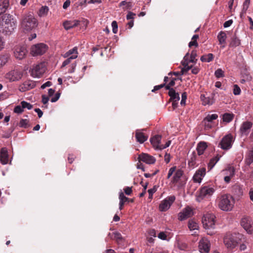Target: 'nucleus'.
<instances>
[{
	"label": "nucleus",
	"instance_id": "nucleus-7",
	"mask_svg": "<svg viewBox=\"0 0 253 253\" xmlns=\"http://www.w3.org/2000/svg\"><path fill=\"white\" fill-rule=\"evenodd\" d=\"M47 48L48 47L45 44L38 43L32 46L31 53L34 56L41 55L44 54Z\"/></svg>",
	"mask_w": 253,
	"mask_h": 253
},
{
	"label": "nucleus",
	"instance_id": "nucleus-14",
	"mask_svg": "<svg viewBox=\"0 0 253 253\" xmlns=\"http://www.w3.org/2000/svg\"><path fill=\"white\" fill-rule=\"evenodd\" d=\"M214 191V189L213 188L204 186L201 189L199 197L202 198L209 197L213 193Z\"/></svg>",
	"mask_w": 253,
	"mask_h": 253
},
{
	"label": "nucleus",
	"instance_id": "nucleus-54",
	"mask_svg": "<svg viewBox=\"0 0 253 253\" xmlns=\"http://www.w3.org/2000/svg\"><path fill=\"white\" fill-rule=\"evenodd\" d=\"M193 67V66L192 65H191L190 66H187V67H183V68H182L180 72H181V74L183 75L184 74H185L186 73H187L189 70H190L191 69H192Z\"/></svg>",
	"mask_w": 253,
	"mask_h": 253
},
{
	"label": "nucleus",
	"instance_id": "nucleus-57",
	"mask_svg": "<svg viewBox=\"0 0 253 253\" xmlns=\"http://www.w3.org/2000/svg\"><path fill=\"white\" fill-rule=\"evenodd\" d=\"M156 190L155 188H153L148 190V192L149 193V198L152 199L153 194L156 192Z\"/></svg>",
	"mask_w": 253,
	"mask_h": 253
},
{
	"label": "nucleus",
	"instance_id": "nucleus-43",
	"mask_svg": "<svg viewBox=\"0 0 253 253\" xmlns=\"http://www.w3.org/2000/svg\"><path fill=\"white\" fill-rule=\"evenodd\" d=\"M188 58H189V53H187L184 57L183 61H182L181 62L182 65L185 67H187V66H189L188 65V64L190 62H189Z\"/></svg>",
	"mask_w": 253,
	"mask_h": 253
},
{
	"label": "nucleus",
	"instance_id": "nucleus-12",
	"mask_svg": "<svg viewBox=\"0 0 253 253\" xmlns=\"http://www.w3.org/2000/svg\"><path fill=\"white\" fill-rule=\"evenodd\" d=\"M210 242L207 239L203 238L200 240L199 249L201 253H208L210 251Z\"/></svg>",
	"mask_w": 253,
	"mask_h": 253
},
{
	"label": "nucleus",
	"instance_id": "nucleus-3",
	"mask_svg": "<svg viewBox=\"0 0 253 253\" xmlns=\"http://www.w3.org/2000/svg\"><path fill=\"white\" fill-rule=\"evenodd\" d=\"M223 242L225 246L229 250L235 249L238 244L235 234H227L224 238Z\"/></svg>",
	"mask_w": 253,
	"mask_h": 253
},
{
	"label": "nucleus",
	"instance_id": "nucleus-47",
	"mask_svg": "<svg viewBox=\"0 0 253 253\" xmlns=\"http://www.w3.org/2000/svg\"><path fill=\"white\" fill-rule=\"evenodd\" d=\"M196 158V154L195 152H193L192 154L190 160L189 161V164L191 166H193L195 163V161Z\"/></svg>",
	"mask_w": 253,
	"mask_h": 253
},
{
	"label": "nucleus",
	"instance_id": "nucleus-28",
	"mask_svg": "<svg viewBox=\"0 0 253 253\" xmlns=\"http://www.w3.org/2000/svg\"><path fill=\"white\" fill-rule=\"evenodd\" d=\"M113 237H112V238L115 240L118 244H121L124 242L125 239L122 237L120 233L118 232H115L113 233Z\"/></svg>",
	"mask_w": 253,
	"mask_h": 253
},
{
	"label": "nucleus",
	"instance_id": "nucleus-31",
	"mask_svg": "<svg viewBox=\"0 0 253 253\" xmlns=\"http://www.w3.org/2000/svg\"><path fill=\"white\" fill-rule=\"evenodd\" d=\"M241 43L240 40L237 38L236 34L232 37L229 46L230 47H236L239 46Z\"/></svg>",
	"mask_w": 253,
	"mask_h": 253
},
{
	"label": "nucleus",
	"instance_id": "nucleus-19",
	"mask_svg": "<svg viewBox=\"0 0 253 253\" xmlns=\"http://www.w3.org/2000/svg\"><path fill=\"white\" fill-rule=\"evenodd\" d=\"M0 161L2 165H5L8 162V154L6 148H2L0 150Z\"/></svg>",
	"mask_w": 253,
	"mask_h": 253
},
{
	"label": "nucleus",
	"instance_id": "nucleus-55",
	"mask_svg": "<svg viewBox=\"0 0 253 253\" xmlns=\"http://www.w3.org/2000/svg\"><path fill=\"white\" fill-rule=\"evenodd\" d=\"M60 93L57 92L55 94V96L51 99V102H55L56 101H57L58 100V99L60 97Z\"/></svg>",
	"mask_w": 253,
	"mask_h": 253
},
{
	"label": "nucleus",
	"instance_id": "nucleus-15",
	"mask_svg": "<svg viewBox=\"0 0 253 253\" xmlns=\"http://www.w3.org/2000/svg\"><path fill=\"white\" fill-rule=\"evenodd\" d=\"M206 174V169L204 168L199 169L196 171L193 177V180L195 182L200 183L202 181V177Z\"/></svg>",
	"mask_w": 253,
	"mask_h": 253
},
{
	"label": "nucleus",
	"instance_id": "nucleus-45",
	"mask_svg": "<svg viewBox=\"0 0 253 253\" xmlns=\"http://www.w3.org/2000/svg\"><path fill=\"white\" fill-rule=\"evenodd\" d=\"M214 75L217 78H219L224 76V72L220 68L217 69L215 71Z\"/></svg>",
	"mask_w": 253,
	"mask_h": 253
},
{
	"label": "nucleus",
	"instance_id": "nucleus-21",
	"mask_svg": "<svg viewBox=\"0 0 253 253\" xmlns=\"http://www.w3.org/2000/svg\"><path fill=\"white\" fill-rule=\"evenodd\" d=\"M213 96V94H212L211 97H206L204 94H202L201 95L200 98L201 101H202L203 105H206L212 104L214 103Z\"/></svg>",
	"mask_w": 253,
	"mask_h": 253
},
{
	"label": "nucleus",
	"instance_id": "nucleus-8",
	"mask_svg": "<svg viewBox=\"0 0 253 253\" xmlns=\"http://www.w3.org/2000/svg\"><path fill=\"white\" fill-rule=\"evenodd\" d=\"M233 142V138L231 134H228L224 136L219 143V146L223 150H228L232 147Z\"/></svg>",
	"mask_w": 253,
	"mask_h": 253
},
{
	"label": "nucleus",
	"instance_id": "nucleus-61",
	"mask_svg": "<svg viewBox=\"0 0 253 253\" xmlns=\"http://www.w3.org/2000/svg\"><path fill=\"white\" fill-rule=\"evenodd\" d=\"M42 102L43 103V104H46L47 103L48 100H49V98L46 96L45 95H42Z\"/></svg>",
	"mask_w": 253,
	"mask_h": 253
},
{
	"label": "nucleus",
	"instance_id": "nucleus-9",
	"mask_svg": "<svg viewBox=\"0 0 253 253\" xmlns=\"http://www.w3.org/2000/svg\"><path fill=\"white\" fill-rule=\"evenodd\" d=\"M194 214V209L191 208V207H186L182 211L179 213L178 219L181 221L184 220L191 217Z\"/></svg>",
	"mask_w": 253,
	"mask_h": 253
},
{
	"label": "nucleus",
	"instance_id": "nucleus-5",
	"mask_svg": "<svg viewBox=\"0 0 253 253\" xmlns=\"http://www.w3.org/2000/svg\"><path fill=\"white\" fill-rule=\"evenodd\" d=\"M45 63L44 62H41L33 65L32 68L30 70L31 75L34 78H39L45 72Z\"/></svg>",
	"mask_w": 253,
	"mask_h": 253
},
{
	"label": "nucleus",
	"instance_id": "nucleus-26",
	"mask_svg": "<svg viewBox=\"0 0 253 253\" xmlns=\"http://www.w3.org/2000/svg\"><path fill=\"white\" fill-rule=\"evenodd\" d=\"M9 6L8 0H0V15L4 13Z\"/></svg>",
	"mask_w": 253,
	"mask_h": 253
},
{
	"label": "nucleus",
	"instance_id": "nucleus-52",
	"mask_svg": "<svg viewBox=\"0 0 253 253\" xmlns=\"http://www.w3.org/2000/svg\"><path fill=\"white\" fill-rule=\"evenodd\" d=\"M112 31L114 34H116L118 31V24L116 21H113L112 23Z\"/></svg>",
	"mask_w": 253,
	"mask_h": 253
},
{
	"label": "nucleus",
	"instance_id": "nucleus-58",
	"mask_svg": "<svg viewBox=\"0 0 253 253\" xmlns=\"http://www.w3.org/2000/svg\"><path fill=\"white\" fill-rule=\"evenodd\" d=\"M158 237L162 240H166L167 235L164 232H161L158 235Z\"/></svg>",
	"mask_w": 253,
	"mask_h": 253
},
{
	"label": "nucleus",
	"instance_id": "nucleus-60",
	"mask_svg": "<svg viewBox=\"0 0 253 253\" xmlns=\"http://www.w3.org/2000/svg\"><path fill=\"white\" fill-rule=\"evenodd\" d=\"M124 191L126 195H130L131 193H132L131 187H126V188H125L124 189Z\"/></svg>",
	"mask_w": 253,
	"mask_h": 253
},
{
	"label": "nucleus",
	"instance_id": "nucleus-4",
	"mask_svg": "<svg viewBox=\"0 0 253 253\" xmlns=\"http://www.w3.org/2000/svg\"><path fill=\"white\" fill-rule=\"evenodd\" d=\"M215 216L211 213H207L202 217V222L206 229L214 228L215 223Z\"/></svg>",
	"mask_w": 253,
	"mask_h": 253
},
{
	"label": "nucleus",
	"instance_id": "nucleus-34",
	"mask_svg": "<svg viewBox=\"0 0 253 253\" xmlns=\"http://www.w3.org/2000/svg\"><path fill=\"white\" fill-rule=\"evenodd\" d=\"M234 115L233 114L225 113L223 115V121L226 123H229L233 119Z\"/></svg>",
	"mask_w": 253,
	"mask_h": 253
},
{
	"label": "nucleus",
	"instance_id": "nucleus-33",
	"mask_svg": "<svg viewBox=\"0 0 253 253\" xmlns=\"http://www.w3.org/2000/svg\"><path fill=\"white\" fill-rule=\"evenodd\" d=\"M188 225L190 230H198L199 228L198 224L193 219L189 221Z\"/></svg>",
	"mask_w": 253,
	"mask_h": 253
},
{
	"label": "nucleus",
	"instance_id": "nucleus-23",
	"mask_svg": "<svg viewBox=\"0 0 253 253\" xmlns=\"http://www.w3.org/2000/svg\"><path fill=\"white\" fill-rule=\"evenodd\" d=\"M79 21L78 20L66 21L64 22L63 26L66 30H69L71 28L75 27L79 25Z\"/></svg>",
	"mask_w": 253,
	"mask_h": 253
},
{
	"label": "nucleus",
	"instance_id": "nucleus-63",
	"mask_svg": "<svg viewBox=\"0 0 253 253\" xmlns=\"http://www.w3.org/2000/svg\"><path fill=\"white\" fill-rule=\"evenodd\" d=\"M135 15V14L134 13H133L132 12L129 11L126 15V19L127 20L133 19L134 18L133 16Z\"/></svg>",
	"mask_w": 253,
	"mask_h": 253
},
{
	"label": "nucleus",
	"instance_id": "nucleus-40",
	"mask_svg": "<svg viewBox=\"0 0 253 253\" xmlns=\"http://www.w3.org/2000/svg\"><path fill=\"white\" fill-rule=\"evenodd\" d=\"M48 10H49V9L47 6H42L39 10V15L40 16H42L44 15H45L47 13Z\"/></svg>",
	"mask_w": 253,
	"mask_h": 253
},
{
	"label": "nucleus",
	"instance_id": "nucleus-25",
	"mask_svg": "<svg viewBox=\"0 0 253 253\" xmlns=\"http://www.w3.org/2000/svg\"><path fill=\"white\" fill-rule=\"evenodd\" d=\"M208 145L206 142L204 141L199 142L197 147V151L198 155L200 156L203 154L204 151L206 149Z\"/></svg>",
	"mask_w": 253,
	"mask_h": 253
},
{
	"label": "nucleus",
	"instance_id": "nucleus-41",
	"mask_svg": "<svg viewBox=\"0 0 253 253\" xmlns=\"http://www.w3.org/2000/svg\"><path fill=\"white\" fill-rule=\"evenodd\" d=\"M29 121L27 119H21L19 122V125L21 127L27 128L29 126Z\"/></svg>",
	"mask_w": 253,
	"mask_h": 253
},
{
	"label": "nucleus",
	"instance_id": "nucleus-51",
	"mask_svg": "<svg viewBox=\"0 0 253 253\" xmlns=\"http://www.w3.org/2000/svg\"><path fill=\"white\" fill-rule=\"evenodd\" d=\"M14 112L17 114H21L23 112V109L21 105L16 106L14 109Z\"/></svg>",
	"mask_w": 253,
	"mask_h": 253
},
{
	"label": "nucleus",
	"instance_id": "nucleus-24",
	"mask_svg": "<svg viewBox=\"0 0 253 253\" xmlns=\"http://www.w3.org/2000/svg\"><path fill=\"white\" fill-rule=\"evenodd\" d=\"M135 137L138 142L140 143H143L148 138V136L144 135V134L140 132L139 130H137L135 132Z\"/></svg>",
	"mask_w": 253,
	"mask_h": 253
},
{
	"label": "nucleus",
	"instance_id": "nucleus-27",
	"mask_svg": "<svg viewBox=\"0 0 253 253\" xmlns=\"http://www.w3.org/2000/svg\"><path fill=\"white\" fill-rule=\"evenodd\" d=\"M175 200L174 196H170L166 198L159 206H171Z\"/></svg>",
	"mask_w": 253,
	"mask_h": 253
},
{
	"label": "nucleus",
	"instance_id": "nucleus-50",
	"mask_svg": "<svg viewBox=\"0 0 253 253\" xmlns=\"http://www.w3.org/2000/svg\"><path fill=\"white\" fill-rule=\"evenodd\" d=\"M250 3V0H245L244 2L243 5V8L244 12H246V11L247 10L249 4Z\"/></svg>",
	"mask_w": 253,
	"mask_h": 253
},
{
	"label": "nucleus",
	"instance_id": "nucleus-6",
	"mask_svg": "<svg viewBox=\"0 0 253 253\" xmlns=\"http://www.w3.org/2000/svg\"><path fill=\"white\" fill-rule=\"evenodd\" d=\"M240 223L248 234L253 235V221L250 217L244 216L241 219Z\"/></svg>",
	"mask_w": 253,
	"mask_h": 253
},
{
	"label": "nucleus",
	"instance_id": "nucleus-59",
	"mask_svg": "<svg viewBox=\"0 0 253 253\" xmlns=\"http://www.w3.org/2000/svg\"><path fill=\"white\" fill-rule=\"evenodd\" d=\"M165 86V84H163L160 85H156L154 86V89L152 90V92H154L156 90H159Z\"/></svg>",
	"mask_w": 253,
	"mask_h": 253
},
{
	"label": "nucleus",
	"instance_id": "nucleus-16",
	"mask_svg": "<svg viewBox=\"0 0 253 253\" xmlns=\"http://www.w3.org/2000/svg\"><path fill=\"white\" fill-rule=\"evenodd\" d=\"M253 126V123L251 122H244L241 125L240 131L242 134L247 135L249 133L250 129Z\"/></svg>",
	"mask_w": 253,
	"mask_h": 253
},
{
	"label": "nucleus",
	"instance_id": "nucleus-17",
	"mask_svg": "<svg viewBox=\"0 0 253 253\" xmlns=\"http://www.w3.org/2000/svg\"><path fill=\"white\" fill-rule=\"evenodd\" d=\"M232 193L234 194L235 198L237 201L243 195V191L242 187L238 185H235L232 187Z\"/></svg>",
	"mask_w": 253,
	"mask_h": 253
},
{
	"label": "nucleus",
	"instance_id": "nucleus-36",
	"mask_svg": "<svg viewBox=\"0 0 253 253\" xmlns=\"http://www.w3.org/2000/svg\"><path fill=\"white\" fill-rule=\"evenodd\" d=\"M9 58L8 54L2 55L0 56V67L5 65L8 61Z\"/></svg>",
	"mask_w": 253,
	"mask_h": 253
},
{
	"label": "nucleus",
	"instance_id": "nucleus-11",
	"mask_svg": "<svg viewBox=\"0 0 253 253\" xmlns=\"http://www.w3.org/2000/svg\"><path fill=\"white\" fill-rule=\"evenodd\" d=\"M235 199L230 195L224 194L221 196L220 206H233Z\"/></svg>",
	"mask_w": 253,
	"mask_h": 253
},
{
	"label": "nucleus",
	"instance_id": "nucleus-42",
	"mask_svg": "<svg viewBox=\"0 0 253 253\" xmlns=\"http://www.w3.org/2000/svg\"><path fill=\"white\" fill-rule=\"evenodd\" d=\"M218 117V116L217 114H214L212 115H208L205 119V121H207L208 122H211L213 120H214L216 119Z\"/></svg>",
	"mask_w": 253,
	"mask_h": 253
},
{
	"label": "nucleus",
	"instance_id": "nucleus-49",
	"mask_svg": "<svg viewBox=\"0 0 253 253\" xmlns=\"http://www.w3.org/2000/svg\"><path fill=\"white\" fill-rule=\"evenodd\" d=\"M241 89L239 86L237 84L234 85L233 93L234 95H237L240 94Z\"/></svg>",
	"mask_w": 253,
	"mask_h": 253
},
{
	"label": "nucleus",
	"instance_id": "nucleus-46",
	"mask_svg": "<svg viewBox=\"0 0 253 253\" xmlns=\"http://www.w3.org/2000/svg\"><path fill=\"white\" fill-rule=\"evenodd\" d=\"M74 53H76V54H77L78 53V51H77V48L76 47H74L73 49H70L68 51H67L65 54V55H64V57H68V56H69L70 55L72 54H74Z\"/></svg>",
	"mask_w": 253,
	"mask_h": 253
},
{
	"label": "nucleus",
	"instance_id": "nucleus-1",
	"mask_svg": "<svg viewBox=\"0 0 253 253\" xmlns=\"http://www.w3.org/2000/svg\"><path fill=\"white\" fill-rule=\"evenodd\" d=\"M0 19V32L5 35H10L16 28L17 22L12 16L9 14H6L1 17Z\"/></svg>",
	"mask_w": 253,
	"mask_h": 253
},
{
	"label": "nucleus",
	"instance_id": "nucleus-22",
	"mask_svg": "<svg viewBox=\"0 0 253 253\" xmlns=\"http://www.w3.org/2000/svg\"><path fill=\"white\" fill-rule=\"evenodd\" d=\"M120 203L119 206H123L125 204H129L133 202V199H130L126 197L123 192H121L119 195Z\"/></svg>",
	"mask_w": 253,
	"mask_h": 253
},
{
	"label": "nucleus",
	"instance_id": "nucleus-29",
	"mask_svg": "<svg viewBox=\"0 0 253 253\" xmlns=\"http://www.w3.org/2000/svg\"><path fill=\"white\" fill-rule=\"evenodd\" d=\"M168 94L170 96V101H178L180 100L179 93L176 92L174 89H172V91L169 92Z\"/></svg>",
	"mask_w": 253,
	"mask_h": 253
},
{
	"label": "nucleus",
	"instance_id": "nucleus-30",
	"mask_svg": "<svg viewBox=\"0 0 253 253\" xmlns=\"http://www.w3.org/2000/svg\"><path fill=\"white\" fill-rule=\"evenodd\" d=\"M183 174V171L180 169H178L176 171L173 177H172V182L173 183H176L180 177L182 176Z\"/></svg>",
	"mask_w": 253,
	"mask_h": 253
},
{
	"label": "nucleus",
	"instance_id": "nucleus-38",
	"mask_svg": "<svg viewBox=\"0 0 253 253\" xmlns=\"http://www.w3.org/2000/svg\"><path fill=\"white\" fill-rule=\"evenodd\" d=\"M197 56V51L195 50H192L191 53L190 59L189 60V62L196 63L197 61V59L196 58Z\"/></svg>",
	"mask_w": 253,
	"mask_h": 253
},
{
	"label": "nucleus",
	"instance_id": "nucleus-39",
	"mask_svg": "<svg viewBox=\"0 0 253 253\" xmlns=\"http://www.w3.org/2000/svg\"><path fill=\"white\" fill-rule=\"evenodd\" d=\"M77 57V55H72L71 57H69L63 62L61 67L63 68L65 67L66 65H68L71 62V60L76 59Z\"/></svg>",
	"mask_w": 253,
	"mask_h": 253
},
{
	"label": "nucleus",
	"instance_id": "nucleus-20",
	"mask_svg": "<svg viewBox=\"0 0 253 253\" xmlns=\"http://www.w3.org/2000/svg\"><path fill=\"white\" fill-rule=\"evenodd\" d=\"M36 86L34 82L28 81L25 82L21 86H20V90L21 91H25L33 88Z\"/></svg>",
	"mask_w": 253,
	"mask_h": 253
},
{
	"label": "nucleus",
	"instance_id": "nucleus-32",
	"mask_svg": "<svg viewBox=\"0 0 253 253\" xmlns=\"http://www.w3.org/2000/svg\"><path fill=\"white\" fill-rule=\"evenodd\" d=\"M213 59V55L212 53L204 55L201 57V60L202 62H210Z\"/></svg>",
	"mask_w": 253,
	"mask_h": 253
},
{
	"label": "nucleus",
	"instance_id": "nucleus-64",
	"mask_svg": "<svg viewBox=\"0 0 253 253\" xmlns=\"http://www.w3.org/2000/svg\"><path fill=\"white\" fill-rule=\"evenodd\" d=\"M249 161L250 163L253 162V148L249 153Z\"/></svg>",
	"mask_w": 253,
	"mask_h": 253
},
{
	"label": "nucleus",
	"instance_id": "nucleus-2",
	"mask_svg": "<svg viewBox=\"0 0 253 253\" xmlns=\"http://www.w3.org/2000/svg\"><path fill=\"white\" fill-rule=\"evenodd\" d=\"M38 25V22L34 16L29 14L25 15L21 22V28L24 31L29 32L35 28Z\"/></svg>",
	"mask_w": 253,
	"mask_h": 253
},
{
	"label": "nucleus",
	"instance_id": "nucleus-62",
	"mask_svg": "<svg viewBox=\"0 0 253 253\" xmlns=\"http://www.w3.org/2000/svg\"><path fill=\"white\" fill-rule=\"evenodd\" d=\"M71 1L70 0H66L63 5V9H67L70 5Z\"/></svg>",
	"mask_w": 253,
	"mask_h": 253
},
{
	"label": "nucleus",
	"instance_id": "nucleus-53",
	"mask_svg": "<svg viewBox=\"0 0 253 253\" xmlns=\"http://www.w3.org/2000/svg\"><path fill=\"white\" fill-rule=\"evenodd\" d=\"M187 99V93L184 92L182 94L181 100L180 101V104L181 105H185L186 100Z\"/></svg>",
	"mask_w": 253,
	"mask_h": 253
},
{
	"label": "nucleus",
	"instance_id": "nucleus-35",
	"mask_svg": "<svg viewBox=\"0 0 253 253\" xmlns=\"http://www.w3.org/2000/svg\"><path fill=\"white\" fill-rule=\"evenodd\" d=\"M219 42L220 44H223L225 43L226 39V35L224 32H220L217 36Z\"/></svg>",
	"mask_w": 253,
	"mask_h": 253
},
{
	"label": "nucleus",
	"instance_id": "nucleus-48",
	"mask_svg": "<svg viewBox=\"0 0 253 253\" xmlns=\"http://www.w3.org/2000/svg\"><path fill=\"white\" fill-rule=\"evenodd\" d=\"M234 170L232 169L230 171V173L229 175L226 176L224 177V181L226 183H229L230 181V180H231V178L234 176Z\"/></svg>",
	"mask_w": 253,
	"mask_h": 253
},
{
	"label": "nucleus",
	"instance_id": "nucleus-10",
	"mask_svg": "<svg viewBox=\"0 0 253 253\" xmlns=\"http://www.w3.org/2000/svg\"><path fill=\"white\" fill-rule=\"evenodd\" d=\"M27 53V50L24 46H19L16 47L14 51V54L15 58L19 60L24 58Z\"/></svg>",
	"mask_w": 253,
	"mask_h": 253
},
{
	"label": "nucleus",
	"instance_id": "nucleus-56",
	"mask_svg": "<svg viewBox=\"0 0 253 253\" xmlns=\"http://www.w3.org/2000/svg\"><path fill=\"white\" fill-rule=\"evenodd\" d=\"M175 169L176 167H173L169 169L168 174V178H170V177L172 175L173 173L175 171Z\"/></svg>",
	"mask_w": 253,
	"mask_h": 253
},
{
	"label": "nucleus",
	"instance_id": "nucleus-37",
	"mask_svg": "<svg viewBox=\"0 0 253 253\" xmlns=\"http://www.w3.org/2000/svg\"><path fill=\"white\" fill-rule=\"evenodd\" d=\"M219 159V157L217 155L210 160L209 163V167L210 168V169H211L214 166L216 163L218 161Z\"/></svg>",
	"mask_w": 253,
	"mask_h": 253
},
{
	"label": "nucleus",
	"instance_id": "nucleus-18",
	"mask_svg": "<svg viewBox=\"0 0 253 253\" xmlns=\"http://www.w3.org/2000/svg\"><path fill=\"white\" fill-rule=\"evenodd\" d=\"M161 139V135H155L150 138V142L155 149L160 150Z\"/></svg>",
	"mask_w": 253,
	"mask_h": 253
},
{
	"label": "nucleus",
	"instance_id": "nucleus-44",
	"mask_svg": "<svg viewBox=\"0 0 253 253\" xmlns=\"http://www.w3.org/2000/svg\"><path fill=\"white\" fill-rule=\"evenodd\" d=\"M20 104L22 106L23 109L27 108L28 109L30 110L33 108V105L32 104L25 101L21 102Z\"/></svg>",
	"mask_w": 253,
	"mask_h": 253
},
{
	"label": "nucleus",
	"instance_id": "nucleus-13",
	"mask_svg": "<svg viewBox=\"0 0 253 253\" xmlns=\"http://www.w3.org/2000/svg\"><path fill=\"white\" fill-rule=\"evenodd\" d=\"M139 161H142L147 164H153L156 162V159L148 154L142 153L138 157Z\"/></svg>",
	"mask_w": 253,
	"mask_h": 253
}]
</instances>
